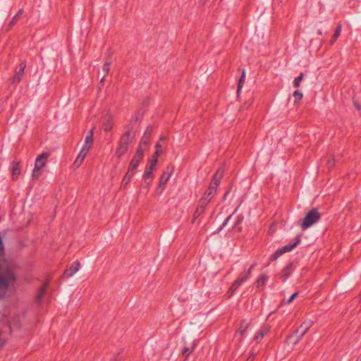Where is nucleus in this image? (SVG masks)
<instances>
[{
    "mask_svg": "<svg viewBox=\"0 0 361 361\" xmlns=\"http://www.w3.org/2000/svg\"><path fill=\"white\" fill-rule=\"evenodd\" d=\"M152 131V128L151 126H148L145 130V132H147V136H149V137H150V136H151Z\"/></svg>",
    "mask_w": 361,
    "mask_h": 361,
    "instance_id": "79ce46f5",
    "label": "nucleus"
},
{
    "mask_svg": "<svg viewBox=\"0 0 361 361\" xmlns=\"http://www.w3.org/2000/svg\"><path fill=\"white\" fill-rule=\"evenodd\" d=\"M26 67V64L25 62H21L19 66L17 68L16 73L15 76L11 78L12 83H18L20 81L21 78L24 73L25 68Z\"/></svg>",
    "mask_w": 361,
    "mask_h": 361,
    "instance_id": "1a4fd4ad",
    "label": "nucleus"
},
{
    "mask_svg": "<svg viewBox=\"0 0 361 361\" xmlns=\"http://www.w3.org/2000/svg\"><path fill=\"white\" fill-rule=\"evenodd\" d=\"M155 147H156V151L154 152L153 157L157 158V157L159 156L160 154H161V153H162L161 150L160 149V148L161 147V145L159 142H158V143H157Z\"/></svg>",
    "mask_w": 361,
    "mask_h": 361,
    "instance_id": "2f4dec72",
    "label": "nucleus"
},
{
    "mask_svg": "<svg viewBox=\"0 0 361 361\" xmlns=\"http://www.w3.org/2000/svg\"><path fill=\"white\" fill-rule=\"evenodd\" d=\"M301 242V238L300 236H297L294 239L293 243H289L287 245L279 248L276 250V252L270 257L271 260H276L279 257L283 255L286 252H291L293 249H295Z\"/></svg>",
    "mask_w": 361,
    "mask_h": 361,
    "instance_id": "7ed1b4c3",
    "label": "nucleus"
},
{
    "mask_svg": "<svg viewBox=\"0 0 361 361\" xmlns=\"http://www.w3.org/2000/svg\"><path fill=\"white\" fill-rule=\"evenodd\" d=\"M247 326H248L247 324H245V325H243V324L241 325V326L240 328V330H239V332H240L242 336L245 332V331H246V329L247 328Z\"/></svg>",
    "mask_w": 361,
    "mask_h": 361,
    "instance_id": "4c0bfd02",
    "label": "nucleus"
},
{
    "mask_svg": "<svg viewBox=\"0 0 361 361\" xmlns=\"http://www.w3.org/2000/svg\"><path fill=\"white\" fill-rule=\"evenodd\" d=\"M235 293V291H234V290H231V288H229V290H228V291L227 294L228 295V296H229V297H231V295H233V293Z\"/></svg>",
    "mask_w": 361,
    "mask_h": 361,
    "instance_id": "c03bdc74",
    "label": "nucleus"
},
{
    "mask_svg": "<svg viewBox=\"0 0 361 361\" xmlns=\"http://www.w3.org/2000/svg\"><path fill=\"white\" fill-rule=\"evenodd\" d=\"M134 174H135L134 172H132V171H130L129 170H128L127 173H126L125 176L123 177V178L122 180V184L127 185L130 181V180L133 178V176H134Z\"/></svg>",
    "mask_w": 361,
    "mask_h": 361,
    "instance_id": "b1692460",
    "label": "nucleus"
},
{
    "mask_svg": "<svg viewBox=\"0 0 361 361\" xmlns=\"http://www.w3.org/2000/svg\"><path fill=\"white\" fill-rule=\"evenodd\" d=\"M11 171L12 173V179L13 180H16L18 178L20 171H21V167L20 161H13L11 164Z\"/></svg>",
    "mask_w": 361,
    "mask_h": 361,
    "instance_id": "6e6552de",
    "label": "nucleus"
},
{
    "mask_svg": "<svg viewBox=\"0 0 361 361\" xmlns=\"http://www.w3.org/2000/svg\"><path fill=\"white\" fill-rule=\"evenodd\" d=\"M290 268V265H288L283 269V274L281 276L283 281H286L288 278L289 274H290V272H289Z\"/></svg>",
    "mask_w": 361,
    "mask_h": 361,
    "instance_id": "7c9ffc66",
    "label": "nucleus"
},
{
    "mask_svg": "<svg viewBox=\"0 0 361 361\" xmlns=\"http://www.w3.org/2000/svg\"><path fill=\"white\" fill-rule=\"evenodd\" d=\"M146 148L143 147H141L139 145L138 148L137 149L136 152H135V154H134L133 157H136V158H138V159H142V157H143V152L144 150Z\"/></svg>",
    "mask_w": 361,
    "mask_h": 361,
    "instance_id": "a878e982",
    "label": "nucleus"
},
{
    "mask_svg": "<svg viewBox=\"0 0 361 361\" xmlns=\"http://www.w3.org/2000/svg\"><path fill=\"white\" fill-rule=\"evenodd\" d=\"M254 356H255V353H252V355L248 357L247 360H249L251 358V357H254Z\"/></svg>",
    "mask_w": 361,
    "mask_h": 361,
    "instance_id": "49530a36",
    "label": "nucleus"
},
{
    "mask_svg": "<svg viewBox=\"0 0 361 361\" xmlns=\"http://www.w3.org/2000/svg\"><path fill=\"white\" fill-rule=\"evenodd\" d=\"M151 182H152V180H150L149 179H145V180H144L145 187L149 188Z\"/></svg>",
    "mask_w": 361,
    "mask_h": 361,
    "instance_id": "a19ab883",
    "label": "nucleus"
},
{
    "mask_svg": "<svg viewBox=\"0 0 361 361\" xmlns=\"http://www.w3.org/2000/svg\"><path fill=\"white\" fill-rule=\"evenodd\" d=\"M141 160H142L141 159H138V158L133 157L130 162V165H129L128 170L135 173V170L138 167Z\"/></svg>",
    "mask_w": 361,
    "mask_h": 361,
    "instance_id": "dca6fc26",
    "label": "nucleus"
},
{
    "mask_svg": "<svg viewBox=\"0 0 361 361\" xmlns=\"http://www.w3.org/2000/svg\"><path fill=\"white\" fill-rule=\"evenodd\" d=\"M149 139L150 137L147 136V132H145L139 145L145 148H147L149 144Z\"/></svg>",
    "mask_w": 361,
    "mask_h": 361,
    "instance_id": "412c9836",
    "label": "nucleus"
},
{
    "mask_svg": "<svg viewBox=\"0 0 361 361\" xmlns=\"http://www.w3.org/2000/svg\"><path fill=\"white\" fill-rule=\"evenodd\" d=\"M214 195L215 193L207 189L203 194L201 199L199 200L198 203L204 207H207Z\"/></svg>",
    "mask_w": 361,
    "mask_h": 361,
    "instance_id": "9b49d317",
    "label": "nucleus"
},
{
    "mask_svg": "<svg viewBox=\"0 0 361 361\" xmlns=\"http://www.w3.org/2000/svg\"><path fill=\"white\" fill-rule=\"evenodd\" d=\"M92 145L84 143L80 152L87 154Z\"/></svg>",
    "mask_w": 361,
    "mask_h": 361,
    "instance_id": "72a5a7b5",
    "label": "nucleus"
},
{
    "mask_svg": "<svg viewBox=\"0 0 361 361\" xmlns=\"http://www.w3.org/2000/svg\"><path fill=\"white\" fill-rule=\"evenodd\" d=\"M245 71L243 69L242 71V75L238 80V88H237V94H239V93L241 91L243 83L245 82Z\"/></svg>",
    "mask_w": 361,
    "mask_h": 361,
    "instance_id": "4be33fe9",
    "label": "nucleus"
},
{
    "mask_svg": "<svg viewBox=\"0 0 361 361\" xmlns=\"http://www.w3.org/2000/svg\"><path fill=\"white\" fill-rule=\"evenodd\" d=\"M171 174V171H164L161 174V176L160 177V180H159V188H164V187L165 184L169 180Z\"/></svg>",
    "mask_w": 361,
    "mask_h": 361,
    "instance_id": "4468645a",
    "label": "nucleus"
},
{
    "mask_svg": "<svg viewBox=\"0 0 361 361\" xmlns=\"http://www.w3.org/2000/svg\"><path fill=\"white\" fill-rule=\"evenodd\" d=\"M321 218V215L317 209H312L305 215L303 221L300 224V226L303 230L312 226L317 222Z\"/></svg>",
    "mask_w": 361,
    "mask_h": 361,
    "instance_id": "20e7f679",
    "label": "nucleus"
},
{
    "mask_svg": "<svg viewBox=\"0 0 361 361\" xmlns=\"http://www.w3.org/2000/svg\"><path fill=\"white\" fill-rule=\"evenodd\" d=\"M86 155H87L86 154L80 152L73 163V165L75 167H79L83 162Z\"/></svg>",
    "mask_w": 361,
    "mask_h": 361,
    "instance_id": "6ab92c4d",
    "label": "nucleus"
},
{
    "mask_svg": "<svg viewBox=\"0 0 361 361\" xmlns=\"http://www.w3.org/2000/svg\"><path fill=\"white\" fill-rule=\"evenodd\" d=\"M240 286V285L239 284L238 282H236L235 281L233 282V283L232 284V286H231V290H234L235 292V290Z\"/></svg>",
    "mask_w": 361,
    "mask_h": 361,
    "instance_id": "c9c22d12",
    "label": "nucleus"
},
{
    "mask_svg": "<svg viewBox=\"0 0 361 361\" xmlns=\"http://www.w3.org/2000/svg\"><path fill=\"white\" fill-rule=\"evenodd\" d=\"M158 162V159L156 157H153L149 162V165L146 168V171L143 174L144 179H149L152 180L154 176L153 172L156 169V166Z\"/></svg>",
    "mask_w": 361,
    "mask_h": 361,
    "instance_id": "0eeeda50",
    "label": "nucleus"
},
{
    "mask_svg": "<svg viewBox=\"0 0 361 361\" xmlns=\"http://www.w3.org/2000/svg\"><path fill=\"white\" fill-rule=\"evenodd\" d=\"M312 325V322L311 320L305 321L297 329L294 334H292L287 338V341L293 345L297 344L307 332Z\"/></svg>",
    "mask_w": 361,
    "mask_h": 361,
    "instance_id": "f257e3e1",
    "label": "nucleus"
},
{
    "mask_svg": "<svg viewBox=\"0 0 361 361\" xmlns=\"http://www.w3.org/2000/svg\"><path fill=\"white\" fill-rule=\"evenodd\" d=\"M224 171V169L221 167L219 168L216 170V173L214 174L212 177V182L209 185V190L216 194L217 188H219L221 180L222 179Z\"/></svg>",
    "mask_w": 361,
    "mask_h": 361,
    "instance_id": "423d86ee",
    "label": "nucleus"
},
{
    "mask_svg": "<svg viewBox=\"0 0 361 361\" xmlns=\"http://www.w3.org/2000/svg\"><path fill=\"white\" fill-rule=\"evenodd\" d=\"M93 142V130L92 129L89 134L85 137V143L92 145Z\"/></svg>",
    "mask_w": 361,
    "mask_h": 361,
    "instance_id": "cd10ccee",
    "label": "nucleus"
},
{
    "mask_svg": "<svg viewBox=\"0 0 361 361\" xmlns=\"http://www.w3.org/2000/svg\"><path fill=\"white\" fill-rule=\"evenodd\" d=\"M254 265H252L250 269L249 270L247 271H243L240 276L235 280L236 282H238L239 284L241 286V284L246 281L250 277V275H251V271H252V269L253 268Z\"/></svg>",
    "mask_w": 361,
    "mask_h": 361,
    "instance_id": "f8f14e48",
    "label": "nucleus"
},
{
    "mask_svg": "<svg viewBox=\"0 0 361 361\" xmlns=\"http://www.w3.org/2000/svg\"><path fill=\"white\" fill-rule=\"evenodd\" d=\"M111 128V126H109V125H106L104 127V129L105 131H109L110 130Z\"/></svg>",
    "mask_w": 361,
    "mask_h": 361,
    "instance_id": "37998d69",
    "label": "nucleus"
},
{
    "mask_svg": "<svg viewBox=\"0 0 361 361\" xmlns=\"http://www.w3.org/2000/svg\"><path fill=\"white\" fill-rule=\"evenodd\" d=\"M47 285H43L39 290V292L36 296L37 302L39 303L43 298V295L46 291Z\"/></svg>",
    "mask_w": 361,
    "mask_h": 361,
    "instance_id": "5701e85b",
    "label": "nucleus"
},
{
    "mask_svg": "<svg viewBox=\"0 0 361 361\" xmlns=\"http://www.w3.org/2000/svg\"><path fill=\"white\" fill-rule=\"evenodd\" d=\"M130 142V131H127L119 141L118 147L115 153L116 156L118 157L123 156L127 152Z\"/></svg>",
    "mask_w": 361,
    "mask_h": 361,
    "instance_id": "39448f33",
    "label": "nucleus"
},
{
    "mask_svg": "<svg viewBox=\"0 0 361 361\" xmlns=\"http://www.w3.org/2000/svg\"><path fill=\"white\" fill-rule=\"evenodd\" d=\"M192 348H190L189 347H185L182 350V354L185 357V360H188V357L190 355V353L192 352Z\"/></svg>",
    "mask_w": 361,
    "mask_h": 361,
    "instance_id": "c756f323",
    "label": "nucleus"
},
{
    "mask_svg": "<svg viewBox=\"0 0 361 361\" xmlns=\"http://www.w3.org/2000/svg\"><path fill=\"white\" fill-rule=\"evenodd\" d=\"M111 61H106L105 63L103 66L102 72V76L100 79V82H103L105 80L106 76L109 74L110 66H111Z\"/></svg>",
    "mask_w": 361,
    "mask_h": 361,
    "instance_id": "2eb2a0df",
    "label": "nucleus"
},
{
    "mask_svg": "<svg viewBox=\"0 0 361 361\" xmlns=\"http://www.w3.org/2000/svg\"><path fill=\"white\" fill-rule=\"evenodd\" d=\"M80 264L79 262L75 261L73 264L67 269L64 271V276L67 278L73 276L80 269Z\"/></svg>",
    "mask_w": 361,
    "mask_h": 361,
    "instance_id": "9d476101",
    "label": "nucleus"
},
{
    "mask_svg": "<svg viewBox=\"0 0 361 361\" xmlns=\"http://www.w3.org/2000/svg\"><path fill=\"white\" fill-rule=\"evenodd\" d=\"M341 29H342V27H341V25H338L333 37H332V39L331 40V44H334L335 43L336 39L340 36L341 35Z\"/></svg>",
    "mask_w": 361,
    "mask_h": 361,
    "instance_id": "393cba45",
    "label": "nucleus"
},
{
    "mask_svg": "<svg viewBox=\"0 0 361 361\" xmlns=\"http://www.w3.org/2000/svg\"><path fill=\"white\" fill-rule=\"evenodd\" d=\"M302 97H303L302 93L300 90H295L293 92V97H294L295 103H298L300 100H302Z\"/></svg>",
    "mask_w": 361,
    "mask_h": 361,
    "instance_id": "bb28decb",
    "label": "nucleus"
},
{
    "mask_svg": "<svg viewBox=\"0 0 361 361\" xmlns=\"http://www.w3.org/2000/svg\"><path fill=\"white\" fill-rule=\"evenodd\" d=\"M327 165H328L329 168L332 167L334 165V159L332 158V159H329L327 162Z\"/></svg>",
    "mask_w": 361,
    "mask_h": 361,
    "instance_id": "ea45409f",
    "label": "nucleus"
},
{
    "mask_svg": "<svg viewBox=\"0 0 361 361\" xmlns=\"http://www.w3.org/2000/svg\"><path fill=\"white\" fill-rule=\"evenodd\" d=\"M19 326L18 322V321H13V322H8V327L10 329H12L13 328H18Z\"/></svg>",
    "mask_w": 361,
    "mask_h": 361,
    "instance_id": "f704fd0d",
    "label": "nucleus"
},
{
    "mask_svg": "<svg viewBox=\"0 0 361 361\" xmlns=\"http://www.w3.org/2000/svg\"><path fill=\"white\" fill-rule=\"evenodd\" d=\"M268 276L265 274H261L260 275H259L256 281L257 287L259 288L260 286H264L268 281Z\"/></svg>",
    "mask_w": 361,
    "mask_h": 361,
    "instance_id": "a211bd4d",
    "label": "nucleus"
},
{
    "mask_svg": "<svg viewBox=\"0 0 361 361\" xmlns=\"http://www.w3.org/2000/svg\"><path fill=\"white\" fill-rule=\"evenodd\" d=\"M269 329H270L269 326H264L259 329L254 337V340L256 341V343H259L264 337V336L269 331Z\"/></svg>",
    "mask_w": 361,
    "mask_h": 361,
    "instance_id": "ddd939ff",
    "label": "nucleus"
},
{
    "mask_svg": "<svg viewBox=\"0 0 361 361\" xmlns=\"http://www.w3.org/2000/svg\"><path fill=\"white\" fill-rule=\"evenodd\" d=\"M206 207L198 203L197 207L192 216V222H194L204 212Z\"/></svg>",
    "mask_w": 361,
    "mask_h": 361,
    "instance_id": "f3484780",
    "label": "nucleus"
},
{
    "mask_svg": "<svg viewBox=\"0 0 361 361\" xmlns=\"http://www.w3.org/2000/svg\"><path fill=\"white\" fill-rule=\"evenodd\" d=\"M303 79V73H300L293 81V85L295 87H298L300 85V82Z\"/></svg>",
    "mask_w": 361,
    "mask_h": 361,
    "instance_id": "c85d7f7f",
    "label": "nucleus"
},
{
    "mask_svg": "<svg viewBox=\"0 0 361 361\" xmlns=\"http://www.w3.org/2000/svg\"><path fill=\"white\" fill-rule=\"evenodd\" d=\"M23 13V9H20L18 13L12 18L11 20L8 23V28L12 27L18 21V18L22 16Z\"/></svg>",
    "mask_w": 361,
    "mask_h": 361,
    "instance_id": "aec40b11",
    "label": "nucleus"
},
{
    "mask_svg": "<svg viewBox=\"0 0 361 361\" xmlns=\"http://www.w3.org/2000/svg\"><path fill=\"white\" fill-rule=\"evenodd\" d=\"M228 192H226V193L225 194V195H224V199H226V196H227V195H228Z\"/></svg>",
    "mask_w": 361,
    "mask_h": 361,
    "instance_id": "de8ad7c7",
    "label": "nucleus"
},
{
    "mask_svg": "<svg viewBox=\"0 0 361 361\" xmlns=\"http://www.w3.org/2000/svg\"><path fill=\"white\" fill-rule=\"evenodd\" d=\"M234 213H233L232 214L229 215L225 220L223 222V224H221V226L218 228V231H221L228 223L229 220L231 219V218L232 217L233 214Z\"/></svg>",
    "mask_w": 361,
    "mask_h": 361,
    "instance_id": "473e14b6",
    "label": "nucleus"
},
{
    "mask_svg": "<svg viewBox=\"0 0 361 361\" xmlns=\"http://www.w3.org/2000/svg\"><path fill=\"white\" fill-rule=\"evenodd\" d=\"M49 152H43L38 155L35 159V168L33 169L32 176L34 178H38L41 175L42 169L46 166L47 159L50 156Z\"/></svg>",
    "mask_w": 361,
    "mask_h": 361,
    "instance_id": "f03ea898",
    "label": "nucleus"
},
{
    "mask_svg": "<svg viewBox=\"0 0 361 361\" xmlns=\"http://www.w3.org/2000/svg\"><path fill=\"white\" fill-rule=\"evenodd\" d=\"M243 220V216L242 215H238L236 218L235 225L240 224Z\"/></svg>",
    "mask_w": 361,
    "mask_h": 361,
    "instance_id": "58836bf2",
    "label": "nucleus"
},
{
    "mask_svg": "<svg viewBox=\"0 0 361 361\" xmlns=\"http://www.w3.org/2000/svg\"><path fill=\"white\" fill-rule=\"evenodd\" d=\"M164 138H165L164 136H161L160 139L164 140Z\"/></svg>",
    "mask_w": 361,
    "mask_h": 361,
    "instance_id": "09e8293b",
    "label": "nucleus"
},
{
    "mask_svg": "<svg viewBox=\"0 0 361 361\" xmlns=\"http://www.w3.org/2000/svg\"><path fill=\"white\" fill-rule=\"evenodd\" d=\"M235 293V291H234V290H231V288H229V290H228V291L227 294L228 295V296H229V297H231V295H233V293Z\"/></svg>",
    "mask_w": 361,
    "mask_h": 361,
    "instance_id": "a18cd8bd",
    "label": "nucleus"
},
{
    "mask_svg": "<svg viewBox=\"0 0 361 361\" xmlns=\"http://www.w3.org/2000/svg\"><path fill=\"white\" fill-rule=\"evenodd\" d=\"M298 295V292H295L293 295H291V296L289 298V299L287 301V304L291 303Z\"/></svg>",
    "mask_w": 361,
    "mask_h": 361,
    "instance_id": "e433bc0d",
    "label": "nucleus"
}]
</instances>
